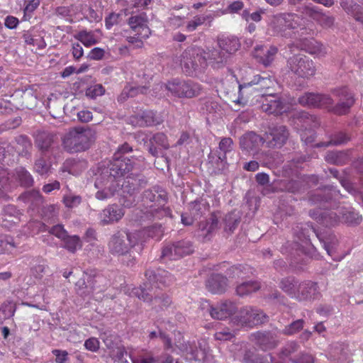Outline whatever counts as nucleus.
Masks as SVG:
<instances>
[{
    "label": "nucleus",
    "mask_w": 363,
    "mask_h": 363,
    "mask_svg": "<svg viewBox=\"0 0 363 363\" xmlns=\"http://www.w3.org/2000/svg\"><path fill=\"white\" fill-rule=\"evenodd\" d=\"M133 164L126 159H116L111 161L108 168L104 170L95 182V186L99 190L96 198L106 200L112 197L120 189L121 179L130 172ZM124 182L121 184L123 186Z\"/></svg>",
    "instance_id": "f257e3e1"
},
{
    "label": "nucleus",
    "mask_w": 363,
    "mask_h": 363,
    "mask_svg": "<svg viewBox=\"0 0 363 363\" xmlns=\"http://www.w3.org/2000/svg\"><path fill=\"white\" fill-rule=\"evenodd\" d=\"M143 233H147L149 237L160 238L162 234L161 226L154 225L142 232H118L111 236L108 242L109 252L112 255L118 256L128 253L138 244L140 240V234Z\"/></svg>",
    "instance_id": "f03ea898"
},
{
    "label": "nucleus",
    "mask_w": 363,
    "mask_h": 363,
    "mask_svg": "<svg viewBox=\"0 0 363 363\" xmlns=\"http://www.w3.org/2000/svg\"><path fill=\"white\" fill-rule=\"evenodd\" d=\"M96 133L91 128H74L67 132L62 138L65 150L70 153L87 150L94 143Z\"/></svg>",
    "instance_id": "7ed1b4c3"
},
{
    "label": "nucleus",
    "mask_w": 363,
    "mask_h": 363,
    "mask_svg": "<svg viewBox=\"0 0 363 363\" xmlns=\"http://www.w3.org/2000/svg\"><path fill=\"white\" fill-rule=\"evenodd\" d=\"M303 19L293 13H281L272 16L267 25V32L273 36L290 38L291 31L301 26Z\"/></svg>",
    "instance_id": "20e7f679"
},
{
    "label": "nucleus",
    "mask_w": 363,
    "mask_h": 363,
    "mask_svg": "<svg viewBox=\"0 0 363 363\" xmlns=\"http://www.w3.org/2000/svg\"><path fill=\"white\" fill-rule=\"evenodd\" d=\"M132 294L143 301L151 303L152 307L156 309L157 308L160 309L167 308L172 302L167 295L161 294L159 290H155L147 284H144L143 286L140 288L133 289Z\"/></svg>",
    "instance_id": "39448f33"
},
{
    "label": "nucleus",
    "mask_w": 363,
    "mask_h": 363,
    "mask_svg": "<svg viewBox=\"0 0 363 363\" xmlns=\"http://www.w3.org/2000/svg\"><path fill=\"white\" fill-rule=\"evenodd\" d=\"M143 201L146 206L147 213H150L157 218L163 215H168L169 210L164 208L166 197L164 191L146 190L143 193Z\"/></svg>",
    "instance_id": "423d86ee"
},
{
    "label": "nucleus",
    "mask_w": 363,
    "mask_h": 363,
    "mask_svg": "<svg viewBox=\"0 0 363 363\" xmlns=\"http://www.w3.org/2000/svg\"><path fill=\"white\" fill-rule=\"evenodd\" d=\"M289 69L298 77L308 79L315 74L314 62L304 55H295L287 61Z\"/></svg>",
    "instance_id": "0eeeda50"
},
{
    "label": "nucleus",
    "mask_w": 363,
    "mask_h": 363,
    "mask_svg": "<svg viewBox=\"0 0 363 363\" xmlns=\"http://www.w3.org/2000/svg\"><path fill=\"white\" fill-rule=\"evenodd\" d=\"M165 89L178 97L192 98L200 94L202 87L192 81L174 79L166 84Z\"/></svg>",
    "instance_id": "6e6552de"
},
{
    "label": "nucleus",
    "mask_w": 363,
    "mask_h": 363,
    "mask_svg": "<svg viewBox=\"0 0 363 363\" xmlns=\"http://www.w3.org/2000/svg\"><path fill=\"white\" fill-rule=\"evenodd\" d=\"M239 321L242 326L252 328L267 321V315L260 309L245 306L239 313Z\"/></svg>",
    "instance_id": "1a4fd4ad"
},
{
    "label": "nucleus",
    "mask_w": 363,
    "mask_h": 363,
    "mask_svg": "<svg viewBox=\"0 0 363 363\" xmlns=\"http://www.w3.org/2000/svg\"><path fill=\"white\" fill-rule=\"evenodd\" d=\"M181 64L185 72L191 74L205 64L201 50L199 48L186 50L182 54Z\"/></svg>",
    "instance_id": "9d476101"
},
{
    "label": "nucleus",
    "mask_w": 363,
    "mask_h": 363,
    "mask_svg": "<svg viewBox=\"0 0 363 363\" xmlns=\"http://www.w3.org/2000/svg\"><path fill=\"white\" fill-rule=\"evenodd\" d=\"M193 251L194 247L190 241L181 240L164 247L162 256L170 259H177L190 255Z\"/></svg>",
    "instance_id": "9b49d317"
},
{
    "label": "nucleus",
    "mask_w": 363,
    "mask_h": 363,
    "mask_svg": "<svg viewBox=\"0 0 363 363\" xmlns=\"http://www.w3.org/2000/svg\"><path fill=\"white\" fill-rule=\"evenodd\" d=\"M338 210H340V207L333 210L316 209L311 211L310 216L320 225L333 227L341 222V214H339Z\"/></svg>",
    "instance_id": "f8f14e48"
},
{
    "label": "nucleus",
    "mask_w": 363,
    "mask_h": 363,
    "mask_svg": "<svg viewBox=\"0 0 363 363\" xmlns=\"http://www.w3.org/2000/svg\"><path fill=\"white\" fill-rule=\"evenodd\" d=\"M129 121L133 126H152L162 123L163 117L160 113L152 110H144L131 116Z\"/></svg>",
    "instance_id": "ddd939ff"
},
{
    "label": "nucleus",
    "mask_w": 363,
    "mask_h": 363,
    "mask_svg": "<svg viewBox=\"0 0 363 363\" xmlns=\"http://www.w3.org/2000/svg\"><path fill=\"white\" fill-rule=\"evenodd\" d=\"M147 281L145 284H149L155 290H159L169 286L174 281L173 277L164 269H157V272L148 269L145 272Z\"/></svg>",
    "instance_id": "4468645a"
},
{
    "label": "nucleus",
    "mask_w": 363,
    "mask_h": 363,
    "mask_svg": "<svg viewBox=\"0 0 363 363\" xmlns=\"http://www.w3.org/2000/svg\"><path fill=\"white\" fill-rule=\"evenodd\" d=\"M298 103L310 108H328L333 104V100L327 94L306 93L298 98Z\"/></svg>",
    "instance_id": "2eb2a0df"
},
{
    "label": "nucleus",
    "mask_w": 363,
    "mask_h": 363,
    "mask_svg": "<svg viewBox=\"0 0 363 363\" xmlns=\"http://www.w3.org/2000/svg\"><path fill=\"white\" fill-rule=\"evenodd\" d=\"M333 94L338 98L339 102L333 107V111L338 115L347 113L354 103L352 94L348 91L346 87L335 89Z\"/></svg>",
    "instance_id": "dca6fc26"
},
{
    "label": "nucleus",
    "mask_w": 363,
    "mask_h": 363,
    "mask_svg": "<svg viewBox=\"0 0 363 363\" xmlns=\"http://www.w3.org/2000/svg\"><path fill=\"white\" fill-rule=\"evenodd\" d=\"M261 108L269 114L279 115L288 111L290 106L279 97L270 94L262 101Z\"/></svg>",
    "instance_id": "f3484780"
},
{
    "label": "nucleus",
    "mask_w": 363,
    "mask_h": 363,
    "mask_svg": "<svg viewBox=\"0 0 363 363\" xmlns=\"http://www.w3.org/2000/svg\"><path fill=\"white\" fill-rule=\"evenodd\" d=\"M204 63L208 62L214 69H219L225 66L227 62L228 55L221 50L213 48L202 52Z\"/></svg>",
    "instance_id": "a211bd4d"
},
{
    "label": "nucleus",
    "mask_w": 363,
    "mask_h": 363,
    "mask_svg": "<svg viewBox=\"0 0 363 363\" xmlns=\"http://www.w3.org/2000/svg\"><path fill=\"white\" fill-rule=\"evenodd\" d=\"M123 216L122 208L117 205H109L100 213L99 218L100 223L105 225L118 221Z\"/></svg>",
    "instance_id": "6ab92c4d"
},
{
    "label": "nucleus",
    "mask_w": 363,
    "mask_h": 363,
    "mask_svg": "<svg viewBox=\"0 0 363 363\" xmlns=\"http://www.w3.org/2000/svg\"><path fill=\"white\" fill-rule=\"evenodd\" d=\"M289 131L284 125H279L272 128L270 130L269 139V146L273 147H281L283 146L289 138Z\"/></svg>",
    "instance_id": "aec40b11"
},
{
    "label": "nucleus",
    "mask_w": 363,
    "mask_h": 363,
    "mask_svg": "<svg viewBox=\"0 0 363 363\" xmlns=\"http://www.w3.org/2000/svg\"><path fill=\"white\" fill-rule=\"evenodd\" d=\"M235 309V305L233 302L225 301L215 307H211L209 312L213 318L223 320L234 313Z\"/></svg>",
    "instance_id": "412c9836"
},
{
    "label": "nucleus",
    "mask_w": 363,
    "mask_h": 363,
    "mask_svg": "<svg viewBox=\"0 0 363 363\" xmlns=\"http://www.w3.org/2000/svg\"><path fill=\"white\" fill-rule=\"evenodd\" d=\"M218 228V218L213 213L210 218L200 223L198 230V236L205 240H209L214 232Z\"/></svg>",
    "instance_id": "4be33fe9"
},
{
    "label": "nucleus",
    "mask_w": 363,
    "mask_h": 363,
    "mask_svg": "<svg viewBox=\"0 0 363 363\" xmlns=\"http://www.w3.org/2000/svg\"><path fill=\"white\" fill-rule=\"evenodd\" d=\"M263 143V138L253 132L245 134L240 139V147L248 152L258 150Z\"/></svg>",
    "instance_id": "5701e85b"
},
{
    "label": "nucleus",
    "mask_w": 363,
    "mask_h": 363,
    "mask_svg": "<svg viewBox=\"0 0 363 363\" xmlns=\"http://www.w3.org/2000/svg\"><path fill=\"white\" fill-rule=\"evenodd\" d=\"M251 83L253 84L254 86H257L254 87V89L256 91L260 92L262 96H267L271 93H268L267 90L272 88L275 85V81L273 78L269 76H262V75H255L253 79L251 80Z\"/></svg>",
    "instance_id": "b1692460"
},
{
    "label": "nucleus",
    "mask_w": 363,
    "mask_h": 363,
    "mask_svg": "<svg viewBox=\"0 0 363 363\" xmlns=\"http://www.w3.org/2000/svg\"><path fill=\"white\" fill-rule=\"evenodd\" d=\"M252 337L263 350L272 349L278 342L276 335L271 332H257L252 335Z\"/></svg>",
    "instance_id": "393cba45"
},
{
    "label": "nucleus",
    "mask_w": 363,
    "mask_h": 363,
    "mask_svg": "<svg viewBox=\"0 0 363 363\" xmlns=\"http://www.w3.org/2000/svg\"><path fill=\"white\" fill-rule=\"evenodd\" d=\"M318 294V286L315 283L308 281L298 284L296 298L300 301L315 298Z\"/></svg>",
    "instance_id": "a878e982"
},
{
    "label": "nucleus",
    "mask_w": 363,
    "mask_h": 363,
    "mask_svg": "<svg viewBox=\"0 0 363 363\" xmlns=\"http://www.w3.org/2000/svg\"><path fill=\"white\" fill-rule=\"evenodd\" d=\"M296 124L298 127L299 130L303 132L304 130L311 131L316 128L319 125V122L315 116L306 112H301L296 119Z\"/></svg>",
    "instance_id": "bb28decb"
},
{
    "label": "nucleus",
    "mask_w": 363,
    "mask_h": 363,
    "mask_svg": "<svg viewBox=\"0 0 363 363\" xmlns=\"http://www.w3.org/2000/svg\"><path fill=\"white\" fill-rule=\"evenodd\" d=\"M277 51V48L274 46L269 48L258 46L255 49V56L259 59L263 65L268 66L274 60Z\"/></svg>",
    "instance_id": "cd10ccee"
},
{
    "label": "nucleus",
    "mask_w": 363,
    "mask_h": 363,
    "mask_svg": "<svg viewBox=\"0 0 363 363\" xmlns=\"http://www.w3.org/2000/svg\"><path fill=\"white\" fill-rule=\"evenodd\" d=\"M227 279L220 274L212 275L206 283V287L213 294H222L227 288Z\"/></svg>",
    "instance_id": "c85d7f7f"
},
{
    "label": "nucleus",
    "mask_w": 363,
    "mask_h": 363,
    "mask_svg": "<svg viewBox=\"0 0 363 363\" xmlns=\"http://www.w3.org/2000/svg\"><path fill=\"white\" fill-rule=\"evenodd\" d=\"M306 13L316 21L324 28L331 27L335 21L333 16H328L318 11L315 7H306Z\"/></svg>",
    "instance_id": "c756f323"
},
{
    "label": "nucleus",
    "mask_w": 363,
    "mask_h": 363,
    "mask_svg": "<svg viewBox=\"0 0 363 363\" xmlns=\"http://www.w3.org/2000/svg\"><path fill=\"white\" fill-rule=\"evenodd\" d=\"M160 147L164 150L169 148V145L167 136L162 133H156L150 140L148 147L149 152L154 157H157L159 154L157 147Z\"/></svg>",
    "instance_id": "7c9ffc66"
},
{
    "label": "nucleus",
    "mask_w": 363,
    "mask_h": 363,
    "mask_svg": "<svg viewBox=\"0 0 363 363\" xmlns=\"http://www.w3.org/2000/svg\"><path fill=\"white\" fill-rule=\"evenodd\" d=\"M338 212L341 214V222L348 225L359 224L362 220V217L353 208L342 206Z\"/></svg>",
    "instance_id": "2f4dec72"
},
{
    "label": "nucleus",
    "mask_w": 363,
    "mask_h": 363,
    "mask_svg": "<svg viewBox=\"0 0 363 363\" xmlns=\"http://www.w3.org/2000/svg\"><path fill=\"white\" fill-rule=\"evenodd\" d=\"M218 46L224 53L228 55L237 51L240 47V44L236 38L226 37L218 39Z\"/></svg>",
    "instance_id": "473e14b6"
},
{
    "label": "nucleus",
    "mask_w": 363,
    "mask_h": 363,
    "mask_svg": "<svg viewBox=\"0 0 363 363\" xmlns=\"http://www.w3.org/2000/svg\"><path fill=\"white\" fill-rule=\"evenodd\" d=\"M19 199L25 203H29L32 208L38 207L43 202V199L40 192L35 190L21 194Z\"/></svg>",
    "instance_id": "72a5a7b5"
},
{
    "label": "nucleus",
    "mask_w": 363,
    "mask_h": 363,
    "mask_svg": "<svg viewBox=\"0 0 363 363\" xmlns=\"http://www.w3.org/2000/svg\"><path fill=\"white\" fill-rule=\"evenodd\" d=\"M252 86H254V85L251 83V81L240 84L238 99L235 100V102L242 106L246 105L249 101L250 95L252 94V91H255Z\"/></svg>",
    "instance_id": "f704fd0d"
},
{
    "label": "nucleus",
    "mask_w": 363,
    "mask_h": 363,
    "mask_svg": "<svg viewBox=\"0 0 363 363\" xmlns=\"http://www.w3.org/2000/svg\"><path fill=\"white\" fill-rule=\"evenodd\" d=\"M146 89H147L145 86H137L128 84L123 88L121 94L118 97V100L123 101L130 97H135L139 94H145L146 93Z\"/></svg>",
    "instance_id": "c9c22d12"
},
{
    "label": "nucleus",
    "mask_w": 363,
    "mask_h": 363,
    "mask_svg": "<svg viewBox=\"0 0 363 363\" xmlns=\"http://www.w3.org/2000/svg\"><path fill=\"white\" fill-rule=\"evenodd\" d=\"M298 284L294 278H285L280 281L279 287L289 295L296 298Z\"/></svg>",
    "instance_id": "e433bc0d"
},
{
    "label": "nucleus",
    "mask_w": 363,
    "mask_h": 363,
    "mask_svg": "<svg viewBox=\"0 0 363 363\" xmlns=\"http://www.w3.org/2000/svg\"><path fill=\"white\" fill-rule=\"evenodd\" d=\"M75 38L85 47H91L99 43V40L92 31L82 30L75 35Z\"/></svg>",
    "instance_id": "4c0bfd02"
},
{
    "label": "nucleus",
    "mask_w": 363,
    "mask_h": 363,
    "mask_svg": "<svg viewBox=\"0 0 363 363\" xmlns=\"http://www.w3.org/2000/svg\"><path fill=\"white\" fill-rule=\"evenodd\" d=\"M259 289V283L257 281H246L237 286L236 293L240 296H244L255 292Z\"/></svg>",
    "instance_id": "58836bf2"
},
{
    "label": "nucleus",
    "mask_w": 363,
    "mask_h": 363,
    "mask_svg": "<svg viewBox=\"0 0 363 363\" xmlns=\"http://www.w3.org/2000/svg\"><path fill=\"white\" fill-rule=\"evenodd\" d=\"M325 158L328 162L342 165L348 161L349 155L345 152H330L327 153Z\"/></svg>",
    "instance_id": "ea45409f"
},
{
    "label": "nucleus",
    "mask_w": 363,
    "mask_h": 363,
    "mask_svg": "<svg viewBox=\"0 0 363 363\" xmlns=\"http://www.w3.org/2000/svg\"><path fill=\"white\" fill-rule=\"evenodd\" d=\"M84 168V163L73 159L67 160L62 164L61 170L62 172H68L70 174H77Z\"/></svg>",
    "instance_id": "a19ab883"
},
{
    "label": "nucleus",
    "mask_w": 363,
    "mask_h": 363,
    "mask_svg": "<svg viewBox=\"0 0 363 363\" xmlns=\"http://www.w3.org/2000/svg\"><path fill=\"white\" fill-rule=\"evenodd\" d=\"M16 178L21 185L25 187H30L33 184V178L31 174L23 167H18L16 169Z\"/></svg>",
    "instance_id": "79ce46f5"
},
{
    "label": "nucleus",
    "mask_w": 363,
    "mask_h": 363,
    "mask_svg": "<svg viewBox=\"0 0 363 363\" xmlns=\"http://www.w3.org/2000/svg\"><path fill=\"white\" fill-rule=\"evenodd\" d=\"M63 247L72 253H74L78 249L82 247V242L77 235H67L63 240Z\"/></svg>",
    "instance_id": "37998d69"
},
{
    "label": "nucleus",
    "mask_w": 363,
    "mask_h": 363,
    "mask_svg": "<svg viewBox=\"0 0 363 363\" xmlns=\"http://www.w3.org/2000/svg\"><path fill=\"white\" fill-rule=\"evenodd\" d=\"M17 247L13 239L7 235H0V255L4 253H12Z\"/></svg>",
    "instance_id": "c03bdc74"
},
{
    "label": "nucleus",
    "mask_w": 363,
    "mask_h": 363,
    "mask_svg": "<svg viewBox=\"0 0 363 363\" xmlns=\"http://www.w3.org/2000/svg\"><path fill=\"white\" fill-rule=\"evenodd\" d=\"M147 22V20L145 13L133 16L128 19V25L135 32L138 31V29L143 27Z\"/></svg>",
    "instance_id": "a18cd8bd"
},
{
    "label": "nucleus",
    "mask_w": 363,
    "mask_h": 363,
    "mask_svg": "<svg viewBox=\"0 0 363 363\" xmlns=\"http://www.w3.org/2000/svg\"><path fill=\"white\" fill-rule=\"evenodd\" d=\"M53 136L46 133L39 134L36 138L38 147L43 150H47L51 146Z\"/></svg>",
    "instance_id": "49530a36"
},
{
    "label": "nucleus",
    "mask_w": 363,
    "mask_h": 363,
    "mask_svg": "<svg viewBox=\"0 0 363 363\" xmlns=\"http://www.w3.org/2000/svg\"><path fill=\"white\" fill-rule=\"evenodd\" d=\"M303 325H304L303 320H302V319L296 320L294 321L293 323H291V324L286 326L284 328V329L283 330L282 333L284 335H294V334L296 333L297 332H298L300 330H301L303 328Z\"/></svg>",
    "instance_id": "de8ad7c7"
},
{
    "label": "nucleus",
    "mask_w": 363,
    "mask_h": 363,
    "mask_svg": "<svg viewBox=\"0 0 363 363\" xmlns=\"http://www.w3.org/2000/svg\"><path fill=\"white\" fill-rule=\"evenodd\" d=\"M344 2H342V5L345 10L348 13H351L356 21L363 23V8L359 5L354 4L351 7H345L343 5Z\"/></svg>",
    "instance_id": "09e8293b"
},
{
    "label": "nucleus",
    "mask_w": 363,
    "mask_h": 363,
    "mask_svg": "<svg viewBox=\"0 0 363 363\" xmlns=\"http://www.w3.org/2000/svg\"><path fill=\"white\" fill-rule=\"evenodd\" d=\"M299 345L296 342H289L282 347L280 352V357L286 358L289 357L291 354L298 351Z\"/></svg>",
    "instance_id": "8fccbe9b"
},
{
    "label": "nucleus",
    "mask_w": 363,
    "mask_h": 363,
    "mask_svg": "<svg viewBox=\"0 0 363 363\" xmlns=\"http://www.w3.org/2000/svg\"><path fill=\"white\" fill-rule=\"evenodd\" d=\"M4 215L9 218H11L9 220L12 223H16L19 220L20 213L16 208V207L13 205H8L5 206L3 209Z\"/></svg>",
    "instance_id": "3c124183"
},
{
    "label": "nucleus",
    "mask_w": 363,
    "mask_h": 363,
    "mask_svg": "<svg viewBox=\"0 0 363 363\" xmlns=\"http://www.w3.org/2000/svg\"><path fill=\"white\" fill-rule=\"evenodd\" d=\"M348 140H349V138L347 137V135L345 133H339L338 134L335 135L334 136V138L332 140H330V142H328L327 143H318V144H316V146L317 147H323V146L327 147L330 144L340 145V144L346 143Z\"/></svg>",
    "instance_id": "603ef678"
},
{
    "label": "nucleus",
    "mask_w": 363,
    "mask_h": 363,
    "mask_svg": "<svg viewBox=\"0 0 363 363\" xmlns=\"http://www.w3.org/2000/svg\"><path fill=\"white\" fill-rule=\"evenodd\" d=\"M15 311V304L11 301L4 303L0 308V314H2L4 318L12 317L14 315Z\"/></svg>",
    "instance_id": "864d4df0"
},
{
    "label": "nucleus",
    "mask_w": 363,
    "mask_h": 363,
    "mask_svg": "<svg viewBox=\"0 0 363 363\" xmlns=\"http://www.w3.org/2000/svg\"><path fill=\"white\" fill-rule=\"evenodd\" d=\"M207 17L205 16H196L186 25V30L192 32L195 30L199 26H201L206 21Z\"/></svg>",
    "instance_id": "5fc2aeb1"
},
{
    "label": "nucleus",
    "mask_w": 363,
    "mask_h": 363,
    "mask_svg": "<svg viewBox=\"0 0 363 363\" xmlns=\"http://www.w3.org/2000/svg\"><path fill=\"white\" fill-rule=\"evenodd\" d=\"M132 150V147L127 143H125L124 145H123L121 147H120L118 148V152L115 154L114 155V158L112 161H113L114 160L116 159H126L128 160V163H131L133 164V167L132 169H130V171L133 169L135 168L137 164L135 162V160L136 159L135 158H133L132 160L131 159H129L128 157H121L119 155L120 153H125V152H130Z\"/></svg>",
    "instance_id": "6e6d98bb"
},
{
    "label": "nucleus",
    "mask_w": 363,
    "mask_h": 363,
    "mask_svg": "<svg viewBox=\"0 0 363 363\" xmlns=\"http://www.w3.org/2000/svg\"><path fill=\"white\" fill-rule=\"evenodd\" d=\"M245 363H273V357L270 354L264 356H252L245 358Z\"/></svg>",
    "instance_id": "4d7b16f0"
},
{
    "label": "nucleus",
    "mask_w": 363,
    "mask_h": 363,
    "mask_svg": "<svg viewBox=\"0 0 363 363\" xmlns=\"http://www.w3.org/2000/svg\"><path fill=\"white\" fill-rule=\"evenodd\" d=\"M313 42L308 40L306 38H299L295 43L294 45L296 47L301 50H306L308 52L313 53L315 50L311 47Z\"/></svg>",
    "instance_id": "13d9d810"
},
{
    "label": "nucleus",
    "mask_w": 363,
    "mask_h": 363,
    "mask_svg": "<svg viewBox=\"0 0 363 363\" xmlns=\"http://www.w3.org/2000/svg\"><path fill=\"white\" fill-rule=\"evenodd\" d=\"M50 165L43 158L38 160L35 163V171L41 174H46L49 172Z\"/></svg>",
    "instance_id": "bf43d9fd"
},
{
    "label": "nucleus",
    "mask_w": 363,
    "mask_h": 363,
    "mask_svg": "<svg viewBox=\"0 0 363 363\" xmlns=\"http://www.w3.org/2000/svg\"><path fill=\"white\" fill-rule=\"evenodd\" d=\"M205 205L201 202L194 201L190 204L191 214L195 218H198L203 213V210H205Z\"/></svg>",
    "instance_id": "052dcab7"
},
{
    "label": "nucleus",
    "mask_w": 363,
    "mask_h": 363,
    "mask_svg": "<svg viewBox=\"0 0 363 363\" xmlns=\"http://www.w3.org/2000/svg\"><path fill=\"white\" fill-rule=\"evenodd\" d=\"M104 91V88L101 84H95L86 90V94L91 98H95L103 95Z\"/></svg>",
    "instance_id": "680f3d73"
},
{
    "label": "nucleus",
    "mask_w": 363,
    "mask_h": 363,
    "mask_svg": "<svg viewBox=\"0 0 363 363\" xmlns=\"http://www.w3.org/2000/svg\"><path fill=\"white\" fill-rule=\"evenodd\" d=\"M81 202V197L79 196L68 195L64 197V203L68 208H73L78 206Z\"/></svg>",
    "instance_id": "e2e57ef3"
},
{
    "label": "nucleus",
    "mask_w": 363,
    "mask_h": 363,
    "mask_svg": "<svg viewBox=\"0 0 363 363\" xmlns=\"http://www.w3.org/2000/svg\"><path fill=\"white\" fill-rule=\"evenodd\" d=\"M100 342L96 337H90L84 342L85 348L91 352H96L99 349Z\"/></svg>",
    "instance_id": "0e129e2a"
},
{
    "label": "nucleus",
    "mask_w": 363,
    "mask_h": 363,
    "mask_svg": "<svg viewBox=\"0 0 363 363\" xmlns=\"http://www.w3.org/2000/svg\"><path fill=\"white\" fill-rule=\"evenodd\" d=\"M51 234L55 235L58 238L63 240L67 235V231L64 229L61 225H57L53 226L49 231Z\"/></svg>",
    "instance_id": "69168bd1"
},
{
    "label": "nucleus",
    "mask_w": 363,
    "mask_h": 363,
    "mask_svg": "<svg viewBox=\"0 0 363 363\" xmlns=\"http://www.w3.org/2000/svg\"><path fill=\"white\" fill-rule=\"evenodd\" d=\"M233 140L230 138H223L219 143V148L225 153L230 152L233 150Z\"/></svg>",
    "instance_id": "338daca9"
},
{
    "label": "nucleus",
    "mask_w": 363,
    "mask_h": 363,
    "mask_svg": "<svg viewBox=\"0 0 363 363\" xmlns=\"http://www.w3.org/2000/svg\"><path fill=\"white\" fill-rule=\"evenodd\" d=\"M293 363H314L313 357L309 354L301 353L297 358L291 359Z\"/></svg>",
    "instance_id": "774afa93"
}]
</instances>
